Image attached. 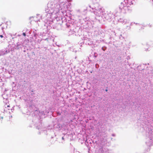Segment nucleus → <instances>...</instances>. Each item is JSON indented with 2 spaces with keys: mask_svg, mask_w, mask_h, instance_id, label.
<instances>
[{
  "mask_svg": "<svg viewBox=\"0 0 153 153\" xmlns=\"http://www.w3.org/2000/svg\"><path fill=\"white\" fill-rule=\"evenodd\" d=\"M23 35L24 36H26V34H25V33H23Z\"/></svg>",
  "mask_w": 153,
  "mask_h": 153,
  "instance_id": "nucleus-1",
  "label": "nucleus"
},
{
  "mask_svg": "<svg viewBox=\"0 0 153 153\" xmlns=\"http://www.w3.org/2000/svg\"><path fill=\"white\" fill-rule=\"evenodd\" d=\"M7 108L10 107V106L9 105H7Z\"/></svg>",
  "mask_w": 153,
  "mask_h": 153,
  "instance_id": "nucleus-3",
  "label": "nucleus"
},
{
  "mask_svg": "<svg viewBox=\"0 0 153 153\" xmlns=\"http://www.w3.org/2000/svg\"><path fill=\"white\" fill-rule=\"evenodd\" d=\"M1 118L2 119H3V117H1Z\"/></svg>",
  "mask_w": 153,
  "mask_h": 153,
  "instance_id": "nucleus-5",
  "label": "nucleus"
},
{
  "mask_svg": "<svg viewBox=\"0 0 153 153\" xmlns=\"http://www.w3.org/2000/svg\"><path fill=\"white\" fill-rule=\"evenodd\" d=\"M105 91H108V90L107 89H106Z\"/></svg>",
  "mask_w": 153,
  "mask_h": 153,
  "instance_id": "nucleus-4",
  "label": "nucleus"
},
{
  "mask_svg": "<svg viewBox=\"0 0 153 153\" xmlns=\"http://www.w3.org/2000/svg\"><path fill=\"white\" fill-rule=\"evenodd\" d=\"M0 37L1 38L3 37V36L2 35H0Z\"/></svg>",
  "mask_w": 153,
  "mask_h": 153,
  "instance_id": "nucleus-2",
  "label": "nucleus"
}]
</instances>
